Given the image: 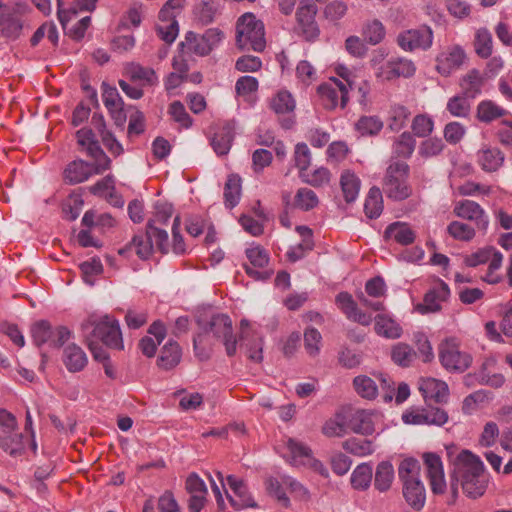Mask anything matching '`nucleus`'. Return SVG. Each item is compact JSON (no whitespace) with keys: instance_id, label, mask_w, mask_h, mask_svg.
Wrapping results in <instances>:
<instances>
[{"instance_id":"obj_1","label":"nucleus","mask_w":512,"mask_h":512,"mask_svg":"<svg viewBox=\"0 0 512 512\" xmlns=\"http://www.w3.org/2000/svg\"><path fill=\"white\" fill-rule=\"evenodd\" d=\"M460 484L463 493L472 499L482 496L487 488L488 477L484 473L482 461L467 450H463L454 462V472L451 482V492L457 496Z\"/></svg>"},{"instance_id":"obj_2","label":"nucleus","mask_w":512,"mask_h":512,"mask_svg":"<svg viewBox=\"0 0 512 512\" xmlns=\"http://www.w3.org/2000/svg\"><path fill=\"white\" fill-rule=\"evenodd\" d=\"M81 331L85 340H98L107 347L123 350V339L119 323L116 319L105 315L100 319L91 316L81 324Z\"/></svg>"},{"instance_id":"obj_3","label":"nucleus","mask_w":512,"mask_h":512,"mask_svg":"<svg viewBox=\"0 0 512 512\" xmlns=\"http://www.w3.org/2000/svg\"><path fill=\"white\" fill-rule=\"evenodd\" d=\"M420 463L414 458L404 459L398 468V475L403 483V496L415 510H421L425 504V488L419 478Z\"/></svg>"},{"instance_id":"obj_4","label":"nucleus","mask_w":512,"mask_h":512,"mask_svg":"<svg viewBox=\"0 0 512 512\" xmlns=\"http://www.w3.org/2000/svg\"><path fill=\"white\" fill-rule=\"evenodd\" d=\"M236 44L241 50L261 52L266 46L264 24L252 13L242 15L236 24Z\"/></svg>"},{"instance_id":"obj_5","label":"nucleus","mask_w":512,"mask_h":512,"mask_svg":"<svg viewBox=\"0 0 512 512\" xmlns=\"http://www.w3.org/2000/svg\"><path fill=\"white\" fill-rule=\"evenodd\" d=\"M409 165L403 161H391L388 165L382 187L386 196L394 201H402L412 194L408 184Z\"/></svg>"},{"instance_id":"obj_6","label":"nucleus","mask_w":512,"mask_h":512,"mask_svg":"<svg viewBox=\"0 0 512 512\" xmlns=\"http://www.w3.org/2000/svg\"><path fill=\"white\" fill-rule=\"evenodd\" d=\"M153 241L162 253L168 252V233L166 230L154 225L153 221H148L146 232L135 235L130 244L119 250V254L124 255L133 248L141 259H147L153 251Z\"/></svg>"},{"instance_id":"obj_7","label":"nucleus","mask_w":512,"mask_h":512,"mask_svg":"<svg viewBox=\"0 0 512 512\" xmlns=\"http://www.w3.org/2000/svg\"><path fill=\"white\" fill-rule=\"evenodd\" d=\"M0 448L11 456L24 452L23 434L17 432V420L6 409H0Z\"/></svg>"},{"instance_id":"obj_8","label":"nucleus","mask_w":512,"mask_h":512,"mask_svg":"<svg viewBox=\"0 0 512 512\" xmlns=\"http://www.w3.org/2000/svg\"><path fill=\"white\" fill-rule=\"evenodd\" d=\"M205 333L211 332L215 338L222 341L227 356L232 357L237 351V339L233 334L232 321L226 314H214L203 324L198 321Z\"/></svg>"},{"instance_id":"obj_9","label":"nucleus","mask_w":512,"mask_h":512,"mask_svg":"<svg viewBox=\"0 0 512 512\" xmlns=\"http://www.w3.org/2000/svg\"><path fill=\"white\" fill-rule=\"evenodd\" d=\"M28 6L22 2H0V32L9 39H16L23 29L22 16Z\"/></svg>"},{"instance_id":"obj_10","label":"nucleus","mask_w":512,"mask_h":512,"mask_svg":"<svg viewBox=\"0 0 512 512\" xmlns=\"http://www.w3.org/2000/svg\"><path fill=\"white\" fill-rule=\"evenodd\" d=\"M433 31L427 25L401 31L396 37L397 45L405 52L426 51L433 44Z\"/></svg>"},{"instance_id":"obj_11","label":"nucleus","mask_w":512,"mask_h":512,"mask_svg":"<svg viewBox=\"0 0 512 512\" xmlns=\"http://www.w3.org/2000/svg\"><path fill=\"white\" fill-rule=\"evenodd\" d=\"M78 145L85 150L87 155L95 160V173L102 174L111 167L110 158L100 147L93 131L89 128H82L76 132Z\"/></svg>"},{"instance_id":"obj_12","label":"nucleus","mask_w":512,"mask_h":512,"mask_svg":"<svg viewBox=\"0 0 512 512\" xmlns=\"http://www.w3.org/2000/svg\"><path fill=\"white\" fill-rule=\"evenodd\" d=\"M316 13L317 6L310 1L301 3L296 12L297 32L307 41H313L319 36Z\"/></svg>"},{"instance_id":"obj_13","label":"nucleus","mask_w":512,"mask_h":512,"mask_svg":"<svg viewBox=\"0 0 512 512\" xmlns=\"http://www.w3.org/2000/svg\"><path fill=\"white\" fill-rule=\"evenodd\" d=\"M347 85L343 81L330 78L328 82L321 84L318 87V94L321 98L322 105L326 109H334L338 105L340 99V106L344 108L348 102Z\"/></svg>"},{"instance_id":"obj_14","label":"nucleus","mask_w":512,"mask_h":512,"mask_svg":"<svg viewBox=\"0 0 512 512\" xmlns=\"http://www.w3.org/2000/svg\"><path fill=\"white\" fill-rule=\"evenodd\" d=\"M439 358L448 370L464 371L471 364L470 355L461 352L453 340H447L440 345Z\"/></svg>"},{"instance_id":"obj_15","label":"nucleus","mask_w":512,"mask_h":512,"mask_svg":"<svg viewBox=\"0 0 512 512\" xmlns=\"http://www.w3.org/2000/svg\"><path fill=\"white\" fill-rule=\"evenodd\" d=\"M453 213L458 218L473 222L479 230L486 231L488 228V216L485 210L475 201L460 200L456 202L453 207Z\"/></svg>"},{"instance_id":"obj_16","label":"nucleus","mask_w":512,"mask_h":512,"mask_svg":"<svg viewBox=\"0 0 512 512\" xmlns=\"http://www.w3.org/2000/svg\"><path fill=\"white\" fill-rule=\"evenodd\" d=\"M272 110L280 116L279 121L284 129H291L295 124V101L288 91H279L270 102Z\"/></svg>"},{"instance_id":"obj_17","label":"nucleus","mask_w":512,"mask_h":512,"mask_svg":"<svg viewBox=\"0 0 512 512\" xmlns=\"http://www.w3.org/2000/svg\"><path fill=\"white\" fill-rule=\"evenodd\" d=\"M416 66L410 59L397 57L379 67L377 77L390 81L399 77L408 78L415 74Z\"/></svg>"},{"instance_id":"obj_18","label":"nucleus","mask_w":512,"mask_h":512,"mask_svg":"<svg viewBox=\"0 0 512 512\" xmlns=\"http://www.w3.org/2000/svg\"><path fill=\"white\" fill-rule=\"evenodd\" d=\"M450 295L448 285L439 280L424 296L423 302L416 306L421 314L438 312L441 309V302L446 301Z\"/></svg>"},{"instance_id":"obj_19","label":"nucleus","mask_w":512,"mask_h":512,"mask_svg":"<svg viewBox=\"0 0 512 512\" xmlns=\"http://www.w3.org/2000/svg\"><path fill=\"white\" fill-rule=\"evenodd\" d=\"M227 482L233 492V495L227 494L230 504L236 509L256 508L257 503L253 499L246 484L233 475L227 477Z\"/></svg>"},{"instance_id":"obj_20","label":"nucleus","mask_w":512,"mask_h":512,"mask_svg":"<svg viewBox=\"0 0 512 512\" xmlns=\"http://www.w3.org/2000/svg\"><path fill=\"white\" fill-rule=\"evenodd\" d=\"M377 417L375 410L356 409L349 416L347 426L356 434L369 436L375 432L374 420Z\"/></svg>"},{"instance_id":"obj_21","label":"nucleus","mask_w":512,"mask_h":512,"mask_svg":"<svg viewBox=\"0 0 512 512\" xmlns=\"http://www.w3.org/2000/svg\"><path fill=\"white\" fill-rule=\"evenodd\" d=\"M424 463L427 468L432 492L435 494L444 493L446 482L441 458L435 453H426L424 454Z\"/></svg>"},{"instance_id":"obj_22","label":"nucleus","mask_w":512,"mask_h":512,"mask_svg":"<svg viewBox=\"0 0 512 512\" xmlns=\"http://www.w3.org/2000/svg\"><path fill=\"white\" fill-rule=\"evenodd\" d=\"M465 59L466 54L461 47H450L447 51L437 56L436 69L441 75L449 76L453 71L461 67Z\"/></svg>"},{"instance_id":"obj_23","label":"nucleus","mask_w":512,"mask_h":512,"mask_svg":"<svg viewBox=\"0 0 512 512\" xmlns=\"http://www.w3.org/2000/svg\"><path fill=\"white\" fill-rule=\"evenodd\" d=\"M336 303L349 320L363 326H369L372 322L371 314L361 311L352 295L348 292H341L336 296Z\"/></svg>"},{"instance_id":"obj_24","label":"nucleus","mask_w":512,"mask_h":512,"mask_svg":"<svg viewBox=\"0 0 512 512\" xmlns=\"http://www.w3.org/2000/svg\"><path fill=\"white\" fill-rule=\"evenodd\" d=\"M95 173V162L88 163L82 159L70 162L64 172V180L69 184L82 183L89 179Z\"/></svg>"},{"instance_id":"obj_25","label":"nucleus","mask_w":512,"mask_h":512,"mask_svg":"<svg viewBox=\"0 0 512 512\" xmlns=\"http://www.w3.org/2000/svg\"><path fill=\"white\" fill-rule=\"evenodd\" d=\"M419 390L426 401L433 400L437 403H443L447 401L449 396L447 384L435 378L420 379Z\"/></svg>"},{"instance_id":"obj_26","label":"nucleus","mask_w":512,"mask_h":512,"mask_svg":"<svg viewBox=\"0 0 512 512\" xmlns=\"http://www.w3.org/2000/svg\"><path fill=\"white\" fill-rule=\"evenodd\" d=\"M62 360L67 370L72 373L82 371L88 363L86 353L74 343L65 347Z\"/></svg>"},{"instance_id":"obj_27","label":"nucleus","mask_w":512,"mask_h":512,"mask_svg":"<svg viewBox=\"0 0 512 512\" xmlns=\"http://www.w3.org/2000/svg\"><path fill=\"white\" fill-rule=\"evenodd\" d=\"M181 56L196 54L198 56H206L210 53L209 46L205 43L201 35L189 31L185 35L184 41L179 43Z\"/></svg>"},{"instance_id":"obj_28","label":"nucleus","mask_w":512,"mask_h":512,"mask_svg":"<svg viewBox=\"0 0 512 512\" xmlns=\"http://www.w3.org/2000/svg\"><path fill=\"white\" fill-rule=\"evenodd\" d=\"M181 356L182 351L179 344L175 341H168L161 349L157 364L161 369L171 370L180 363Z\"/></svg>"},{"instance_id":"obj_29","label":"nucleus","mask_w":512,"mask_h":512,"mask_svg":"<svg viewBox=\"0 0 512 512\" xmlns=\"http://www.w3.org/2000/svg\"><path fill=\"white\" fill-rule=\"evenodd\" d=\"M385 237L393 239L400 245H410L415 240V232L407 223L395 222L390 224L385 230Z\"/></svg>"},{"instance_id":"obj_30","label":"nucleus","mask_w":512,"mask_h":512,"mask_svg":"<svg viewBox=\"0 0 512 512\" xmlns=\"http://www.w3.org/2000/svg\"><path fill=\"white\" fill-rule=\"evenodd\" d=\"M234 138L233 127L226 123L214 133L211 146L217 155H226Z\"/></svg>"},{"instance_id":"obj_31","label":"nucleus","mask_w":512,"mask_h":512,"mask_svg":"<svg viewBox=\"0 0 512 512\" xmlns=\"http://www.w3.org/2000/svg\"><path fill=\"white\" fill-rule=\"evenodd\" d=\"M509 112L499 106L492 100H483L477 105L476 118L483 123H491L492 121L504 117Z\"/></svg>"},{"instance_id":"obj_32","label":"nucleus","mask_w":512,"mask_h":512,"mask_svg":"<svg viewBox=\"0 0 512 512\" xmlns=\"http://www.w3.org/2000/svg\"><path fill=\"white\" fill-rule=\"evenodd\" d=\"M125 72L132 82L139 83L140 86L153 85L157 80L152 68L143 67L137 63L127 64Z\"/></svg>"},{"instance_id":"obj_33","label":"nucleus","mask_w":512,"mask_h":512,"mask_svg":"<svg viewBox=\"0 0 512 512\" xmlns=\"http://www.w3.org/2000/svg\"><path fill=\"white\" fill-rule=\"evenodd\" d=\"M477 156L479 164L486 172L497 171L504 162V155L498 148H484Z\"/></svg>"},{"instance_id":"obj_34","label":"nucleus","mask_w":512,"mask_h":512,"mask_svg":"<svg viewBox=\"0 0 512 512\" xmlns=\"http://www.w3.org/2000/svg\"><path fill=\"white\" fill-rule=\"evenodd\" d=\"M289 451L290 463L294 466L306 465L311 461L312 452L302 442L289 438L286 443Z\"/></svg>"},{"instance_id":"obj_35","label":"nucleus","mask_w":512,"mask_h":512,"mask_svg":"<svg viewBox=\"0 0 512 512\" xmlns=\"http://www.w3.org/2000/svg\"><path fill=\"white\" fill-rule=\"evenodd\" d=\"M375 331L378 335L391 339L399 338L402 333L400 325L387 314H378L375 317Z\"/></svg>"},{"instance_id":"obj_36","label":"nucleus","mask_w":512,"mask_h":512,"mask_svg":"<svg viewBox=\"0 0 512 512\" xmlns=\"http://www.w3.org/2000/svg\"><path fill=\"white\" fill-rule=\"evenodd\" d=\"M394 480V469L390 462H380L375 471L374 486L379 492L383 493L390 489Z\"/></svg>"},{"instance_id":"obj_37","label":"nucleus","mask_w":512,"mask_h":512,"mask_svg":"<svg viewBox=\"0 0 512 512\" xmlns=\"http://www.w3.org/2000/svg\"><path fill=\"white\" fill-rule=\"evenodd\" d=\"M411 112L402 104L390 106L387 118V125L391 131L398 132L405 127Z\"/></svg>"},{"instance_id":"obj_38","label":"nucleus","mask_w":512,"mask_h":512,"mask_svg":"<svg viewBox=\"0 0 512 512\" xmlns=\"http://www.w3.org/2000/svg\"><path fill=\"white\" fill-rule=\"evenodd\" d=\"M340 185L345 201L347 203L355 201L360 190L359 178L353 172L346 170L341 175Z\"/></svg>"},{"instance_id":"obj_39","label":"nucleus","mask_w":512,"mask_h":512,"mask_svg":"<svg viewBox=\"0 0 512 512\" xmlns=\"http://www.w3.org/2000/svg\"><path fill=\"white\" fill-rule=\"evenodd\" d=\"M482 85L483 77L476 69L469 71L460 82L463 95L469 98H475L481 92Z\"/></svg>"},{"instance_id":"obj_40","label":"nucleus","mask_w":512,"mask_h":512,"mask_svg":"<svg viewBox=\"0 0 512 512\" xmlns=\"http://www.w3.org/2000/svg\"><path fill=\"white\" fill-rule=\"evenodd\" d=\"M373 477L372 466L367 463L358 465L351 474V485L356 490H367Z\"/></svg>"},{"instance_id":"obj_41","label":"nucleus","mask_w":512,"mask_h":512,"mask_svg":"<svg viewBox=\"0 0 512 512\" xmlns=\"http://www.w3.org/2000/svg\"><path fill=\"white\" fill-rule=\"evenodd\" d=\"M383 210V198L381 190L374 186L369 190L365 200L364 211L368 218L375 219L380 216Z\"/></svg>"},{"instance_id":"obj_42","label":"nucleus","mask_w":512,"mask_h":512,"mask_svg":"<svg viewBox=\"0 0 512 512\" xmlns=\"http://www.w3.org/2000/svg\"><path fill=\"white\" fill-rule=\"evenodd\" d=\"M474 49L481 58H488L493 52L492 34L486 28L478 29L474 39Z\"/></svg>"},{"instance_id":"obj_43","label":"nucleus","mask_w":512,"mask_h":512,"mask_svg":"<svg viewBox=\"0 0 512 512\" xmlns=\"http://www.w3.org/2000/svg\"><path fill=\"white\" fill-rule=\"evenodd\" d=\"M346 417L342 412H337L322 426V433L327 437H342L346 434Z\"/></svg>"},{"instance_id":"obj_44","label":"nucleus","mask_w":512,"mask_h":512,"mask_svg":"<svg viewBox=\"0 0 512 512\" xmlns=\"http://www.w3.org/2000/svg\"><path fill=\"white\" fill-rule=\"evenodd\" d=\"M240 195L241 178L235 174L229 175L224 186L225 205L229 208L235 207L239 202Z\"/></svg>"},{"instance_id":"obj_45","label":"nucleus","mask_w":512,"mask_h":512,"mask_svg":"<svg viewBox=\"0 0 512 512\" xmlns=\"http://www.w3.org/2000/svg\"><path fill=\"white\" fill-rule=\"evenodd\" d=\"M342 448L355 456L363 457L374 452L371 440L351 437L342 443Z\"/></svg>"},{"instance_id":"obj_46","label":"nucleus","mask_w":512,"mask_h":512,"mask_svg":"<svg viewBox=\"0 0 512 512\" xmlns=\"http://www.w3.org/2000/svg\"><path fill=\"white\" fill-rule=\"evenodd\" d=\"M319 199L316 193L309 188H299L295 194L293 207L302 211H310L317 207Z\"/></svg>"},{"instance_id":"obj_47","label":"nucleus","mask_w":512,"mask_h":512,"mask_svg":"<svg viewBox=\"0 0 512 512\" xmlns=\"http://www.w3.org/2000/svg\"><path fill=\"white\" fill-rule=\"evenodd\" d=\"M98 0H75V7L70 10L58 9V18L63 27L66 29L68 22L76 17L77 11H93Z\"/></svg>"},{"instance_id":"obj_48","label":"nucleus","mask_w":512,"mask_h":512,"mask_svg":"<svg viewBox=\"0 0 512 512\" xmlns=\"http://www.w3.org/2000/svg\"><path fill=\"white\" fill-rule=\"evenodd\" d=\"M447 233L455 240L469 242L475 235V228L467 223L460 221H452L447 226Z\"/></svg>"},{"instance_id":"obj_49","label":"nucleus","mask_w":512,"mask_h":512,"mask_svg":"<svg viewBox=\"0 0 512 512\" xmlns=\"http://www.w3.org/2000/svg\"><path fill=\"white\" fill-rule=\"evenodd\" d=\"M353 386L357 394L362 398L371 400L377 396V385L375 381L368 376L360 375L355 377Z\"/></svg>"},{"instance_id":"obj_50","label":"nucleus","mask_w":512,"mask_h":512,"mask_svg":"<svg viewBox=\"0 0 512 512\" xmlns=\"http://www.w3.org/2000/svg\"><path fill=\"white\" fill-rule=\"evenodd\" d=\"M355 127L363 136H374L382 130L383 122L377 116H362L356 122Z\"/></svg>"},{"instance_id":"obj_51","label":"nucleus","mask_w":512,"mask_h":512,"mask_svg":"<svg viewBox=\"0 0 512 512\" xmlns=\"http://www.w3.org/2000/svg\"><path fill=\"white\" fill-rule=\"evenodd\" d=\"M363 37L371 45L379 44L385 37L384 25L377 19L367 22L363 27Z\"/></svg>"},{"instance_id":"obj_52","label":"nucleus","mask_w":512,"mask_h":512,"mask_svg":"<svg viewBox=\"0 0 512 512\" xmlns=\"http://www.w3.org/2000/svg\"><path fill=\"white\" fill-rule=\"evenodd\" d=\"M415 351L405 343H398L393 346L391 358L399 366L408 367L415 359Z\"/></svg>"},{"instance_id":"obj_53","label":"nucleus","mask_w":512,"mask_h":512,"mask_svg":"<svg viewBox=\"0 0 512 512\" xmlns=\"http://www.w3.org/2000/svg\"><path fill=\"white\" fill-rule=\"evenodd\" d=\"M415 139L409 132H403L393 145V153L397 157L409 158L415 149Z\"/></svg>"},{"instance_id":"obj_54","label":"nucleus","mask_w":512,"mask_h":512,"mask_svg":"<svg viewBox=\"0 0 512 512\" xmlns=\"http://www.w3.org/2000/svg\"><path fill=\"white\" fill-rule=\"evenodd\" d=\"M31 333L34 343L40 347L49 342L51 334H54V329L48 321L41 320L32 326Z\"/></svg>"},{"instance_id":"obj_55","label":"nucleus","mask_w":512,"mask_h":512,"mask_svg":"<svg viewBox=\"0 0 512 512\" xmlns=\"http://www.w3.org/2000/svg\"><path fill=\"white\" fill-rule=\"evenodd\" d=\"M160 23L157 25L158 36L166 43L171 44L176 39L179 27L175 18L170 20H159Z\"/></svg>"},{"instance_id":"obj_56","label":"nucleus","mask_w":512,"mask_h":512,"mask_svg":"<svg viewBox=\"0 0 512 512\" xmlns=\"http://www.w3.org/2000/svg\"><path fill=\"white\" fill-rule=\"evenodd\" d=\"M80 270L85 283L93 285L95 277L103 272V265L99 259L93 258L80 264Z\"/></svg>"},{"instance_id":"obj_57","label":"nucleus","mask_w":512,"mask_h":512,"mask_svg":"<svg viewBox=\"0 0 512 512\" xmlns=\"http://www.w3.org/2000/svg\"><path fill=\"white\" fill-rule=\"evenodd\" d=\"M295 166L300 171V176H304V172L308 170L311 164V153L305 143H298L294 152Z\"/></svg>"},{"instance_id":"obj_58","label":"nucleus","mask_w":512,"mask_h":512,"mask_svg":"<svg viewBox=\"0 0 512 512\" xmlns=\"http://www.w3.org/2000/svg\"><path fill=\"white\" fill-rule=\"evenodd\" d=\"M468 98L469 97H466L465 95L452 97L447 103V110L453 116L466 117L470 112V103Z\"/></svg>"},{"instance_id":"obj_59","label":"nucleus","mask_w":512,"mask_h":512,"mask_svg":"<svg viewBox=\"0 0 512 512\" xmlns=\"http://www.w3.org/2000/svg\"><path fill=\"white\" fill-rule=\"evenodd\" d=\"M433 120L425 115L419 114L416 115L412 121V131L418 137H427L433 131Z\"/></svg>"},{"instance_id":"obj_60","label":"nucleus","mask_w":512,"mask_h":512,"mask_svg":"<svg viewBox=\"0 0 512 512\" xmlns=\"http://www.w3.org/2000/svg\"><path fill=\"white\" fill-rule=\"evenodd\" d=\"M322 336L315 328H307L304 333V345L310 356H316L320 351Z\"/></svg>"},{"instance_id":"obj_61","label":"nucleus","mask_w":512,"mask_h":512,"mask_svg":"<svg viewBox=\"0 0 512 512\" xmlns=\"http://www.w3.org/2000/svg\"><path fill=\"white\" fill-rule=\"evenodd\" d=\"M246 256L253 267L264 268L269 263V256L266 250L260 246L248 248Z\"/></svg>"},{"instance_id":"obj_62","label":"nucleus","mask_w":512,"mask_h":512,"mask_svg":"<svg viewBox=\"0 0 512 512\" xmlns=\"http://www.w3.org/2000/svg\"><path fill=\"white\" fill-rule=\"evenodd\" d=\"M169 112L173 119L182 127L189 128L192 125V118L186 112L184 105L180 101H174L169 107Z\"/></svg>"},{"instance_id":"obj_63","label":"nucleus","mask_w":512,"mask_h":512,"mask_svg":"<svg viewBox=\"0 0 512 512\" xmlns=\"http://www.w3.org/2000/svg\"><path fill=\"white\" fill-rule=\"evenodd\" d=\"M444 148V143L440 138H429L423 141L419 147V154L423 157H433L439 155Z\"/></svg>"},{"instance_id":"obj_64","label":"nucleus","mask_w":512,"mask_h":512,"mask_svg":"<svg viewBox=\"0 0 512 512\" xmlns=\"http://www.w3.org/2000/svg\"><path fill=\"white\" fill-rule=\"evenodd\" d=\"M102 96L104 105L108 110L121 108V106L124 104L115 87H110L104 84Z\"/></svg>"}]
</instances>
